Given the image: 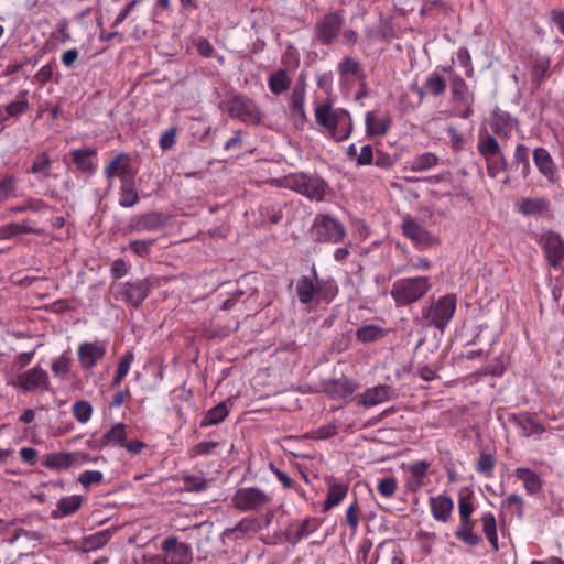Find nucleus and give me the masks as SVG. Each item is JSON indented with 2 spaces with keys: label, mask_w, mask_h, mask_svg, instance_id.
Returning <instances> with one entry per match:
<instances>
[{
  "label": "nucleus",
  "mask_w": 564,
  "mask_h": 564,
  "mask_svg": "<svg viewBox=\"0 0 564 564\" xmlns=\"http://www.w3.org/2000/svg\"><path fill=\"white\" fill-rule=\"evenodd\" d=\"M18 177L13 174H4L0 177V205L17 197Z\"/></svg>",
  "instance_id": "47"
},
{
  "label": "nucleus",
  "mask_w": 564,
  "mask_h": 564,
  "mask_svg": "<svg viewBox=\"0 0 564 564\" xmlns=\"http://www.w3.org/2000/svg\"><path fill=\"white\" fill-rule=\"evenodd\" d=\"M107 346L102 341L95 340L82 343L77 348V357L80 367L84 370H91L105 358Z\"/></svg>",
  "instance_id": "18"
},
{
  "label": "nucleus",
  "mask_w": 564,
  "mask_h": 564,
  "mask_svg": "<svg viewBox=\"0 0 564 564\" xmlns=\"http://www.w3.org/2000/svg\"><path fill=\"white\" fill-rule=\"evenodd\" d=\"M509 420L521 429L522 434L525 437L534 434H542L545 431L544 426L530 413L511 414Z\"/></svg>",
  "instance_id": "30"
},
{
  "label": "nucleus",
  "mask_w": 564,
  "mask_h": 564,
  "mask_svg": "<svg viewBox=\"0 0 564 564\" xmlns=\"http://www.w3.org/2000/svg\"><path fill=\"white\" fill-rule=\"evenodd\" d=\"M316 291H317V304L321 302L330 303L337 295L338 288L334 281L319 279L316 270H313Z\"/></svg>",
  "instance_id": "40"
},
{
  "label": "nucleus",
  "mask_w": 564,
  "mask_h": 564,
  "mask_svg": "<svg viewBox=\"0 0 564 564\" xmlns=\"http://www.w3.org/2000/svg\"><path fill=\"white\" fill-rule=\"evenodd\" d=\"M393 398V390L390 386L379 384L365 390L357 395V401L365 408L376 406Z\"/></svg>",
  "instance_id": "22"
},
{
  "label": "nucleus",
  "mask_w": 564,
  "mask_h": 564,
  "mask_svg": "<svg viewBox=\"0 0 564 564\" xmlns=\"http://www.w3.org/2000/svg\"><path fill=\"white\" fill-rule=\"evenodd\" d=\"M48 208V205L41 198H28L23 203L10 208L11 214L24 213L32 210L35 213L43 212Z\"/></svg>",
  "instance_id": "55"
},
{
  "label": "nucleus",
  "mask_w": 564,
  "mask_h": 564,
  "mask_svg": "<svg viewBox=\"0 0 564 564\" xmlns=\"http://www.w3.org/2000/svg\"><path fill=\"white\" fill-rule=\"evenodd\" d=\"M115 530L105 529L87 535L83 540L85 551H95L104 547L112 538Z\"/></svg>",
  "instance_id": "46"
},
{
  "label": "nucleus",
  "mask_w": 564,
  "mask_h": 564,
  "mask_svg": "<svg viewBox=\"0 0 564 564\" xmlns=\"http://www.w3.org/2000/svg\"><path fill=\"white\" fill-rule=\"evenodd\" d=\"M336 69L343 84H352L360 80L362 86H365L366 73L358 59L351 56H344L337 64Z\"/></svg>",
  "instance_id": "20"
},
{
  "label": "nucleus",
  "mask_w": 564,
  "mask_h": 564,
  "mask_svg": "<svg viewBox=\"0 0 564 564\" xmlns=\"http://www.w3.org/2000/svg\"><path fill=\"white\" fill-rule=\"evenodd\" d=\"M75 462L70 453L53 452L45 454L42 458V465L52 470H62L70 467Z\"/></svg>",
  "instance_id": "35"
},
{
  "label": "nucleus",
  "mask_w": 564,
  "mask_h": 564,
  "mask_svg": "<svg viewBox=\"0 0 564 564\" xmlns=\"http://www.w3.org/2000/svg\"><path fill=\"white\" fill-rule=\"evenodd\" d=\"M182 481L184 489L191 492H200L206 490L208 482L205 477L198 475H183Z\"/></svg>",
  "instance_id": "58"
},
{
  "label": "nucleus",
  "mask_w": 564,
  "mask_h": 564,
  "mask_svg": "<svg viewBox=\"0 0 564 564\" xmlns=\"http://www.w3.org/2000/svg\"><path fill=\"white\" fill-rule=\"evenodd\" d=\"M424 89L426 94L438 97L445 93L446 80L440 74L433 72L426 77Z\"/></svg>",
  "instance_id": "50"
},
{
  "label": "nucleus",
  "mask_w": 564,
  "mask_h": 564,
  "mask_svg": "<svg viewBox=\"0 0 564 564\" xmlns=\"http://www.w3.org/2000/svg\"><path fill=\"white\" fill-rule=\"evenodd\" d=\"M514 476L519 480L523 481L524 489L529 495L538 494L542 489V480L540 476L529 468H517L514 470Z\"/></svg>",
  "instance_id": "37"
},
{
  "label": "nucleus",
  "mask_w": 564,
  "mask_h": 564,
  "mask_svg": "<svg viewBox=\"0 0 564 564\" xmlns=\"http://www.w3.org/2000/svg\"><path fill=\"white\" fill-rule=\"evenodd\" d=\"M284 188L291 189L311 200L322 202L328 188L327 183L317 175L306 173H293L281 180Z\"/></svg>",
  "instance_id": "3"
},
{
  "label": "nucleus",
  "mask_w": 564,
  "mask_h": 564,
  "mask_svg": "<svg viewBox=\"0 0 564 564\" xmlns=\"http://www.w3.org/2000/svg\"><path fill=\"white\" fill-rule=\"evenodd\" d=\"M104 480V474L99 470H85L79 475L78 481L88 489L91 485H99Z\"/></svg>",
  "instance_id": "63"
},
{
  "label": "nucleus",
  "mask_w": 564,
  "mask_h": 564,
  "mask_svg": "<svg viewBox=\"0 0 564 564\" xmlns=\"http://www.w3.org/2000/svg\"><path fill=\"white\" fill-rule=\"evenodd\" d=\"M474 492L471 490H467L466 494L460 492L458 499V511L459 519H473L471 514L475 510L474 507Z\"/></svg>",
  "instance_id": "56"
},
{
  "label": "nucleus",
  "mask_w": 564,
  "mask_h": 564,
  "mask_svg": "<svg viewBox=\"0 0 564 564\" xmlns=\"http://www.w3.org/2000/svg\"><path fill=\"white\" fill-rule=\"evenodd\" d=\"M295 292L302 304L310 305L315 301V304L317 305L316 283L311 278L304 275L299 279Z\"/></svg>",
  "instance_id": "34"
},
{
  "label": "nucleus",
  "mask_w": 564,
  "mask_h": 564,
  "mask_svg": "<svg viewBox=\"0 0 564 564\" xmlns=\"http://www.w3.org/2000/svg\"><path fill=\"white\" fill-rule=\"evenodd\" d=\"M319 521L315 518H306L297 523H292L285 532V539L289 543L295 545L301 540L317 531Z\"/></svg>",
  "instance_id": "25"
},
{
  "label": "nucleus",
  "mask_w": 564,
  "mask_h": 564,
  "mask_svg": "<svg viewBox=\"0 0 564 564\" xmlns=\"http://www.w3.org/2000/svg\"><path fill=\"white\" fill-rule=\"evenodd\" d=\"M531 86L539 90L544 80L551 77V58L547 56H535L530 61Z\"/></svg>",
  "instance_id": "24"
},
{
  "label": "nucleus",
  "mask_w": 564,
  "mask_h": 564,
  "mask_svg": "<svg viewBox=\"0 0 564 564\" xmlns=\"http://www.w3.org/2000/svg\"><path fill=\"white\" fill-rule=\"evenodd\" d=\"M28 90H21L18 93L15 100L6 106V112L9 117L18 118L29 110L30 104L28 100Z\"/></svg>",
  "instance_id": "48"
},
{
  "label": "nucleus",
  "mask_w": 564,
  "mask_h": 564,
  "mask_svg": "<svg viewBox=\"0 0 564 564\" xmlns=\"http://www.w3.org/2000/svg\"><path fill=\"white\" fill-rule=\"evenodd\" d=\"M388 335V329L378 325L369 324L360 326L356 330V338L358 341L368 344L380 340Z\"/></svg>",
  "instance_id": "44"
},
{
  "label": "nucleus",
  "mask_w": 564,
  "mask_h": 564,
  "mask_svg": "<svg viewBox=\"0 0 564 564\" xmlns=\"http://www.w3.org/2000/svg\"><path fill=\"white\" fill-rule=\"evenodd\" d=\"M431 464L427 460H415L403 464L402 469L406 473L404 488L409 492H416L426 484L427 473Z\"/></svg>",
  "instance_id": "17"
},
{
  "label": "nucleus",
  "mask_w": 564,
  "mask_h": 564,
  "mask_svg": "<svg viewBox=\"0 0 564 564\" xmlns=\"http://www.w3.org/2000/svg\"><path fill=\"white\" fill-rule=\"evenodd\" d=\"M438 164V158L435 153L424 152L415 156L412 161V171L423 172L427 171Z\"/></svg>",
  "instance_id": "53"
},
{
  "label": "nucleus",
  "mask_w": 564,
  "mask_h": 564,
  "mask_svg": "<svg viewBox=\"0 0 564 564\" xmlns=\"http://www.w3.org/2000/svg\"><path fill=\"white\" fill-rule=\"evenodd\" d=\"M480 521L482 523V531L487 540L489 541L494 550L497 551L499 549V544L495 516L491 512H487L482 514Z\"/></svg>",
  "instance_id": "49"
},
{
  "label": "nucleus",
  "mask_w": 564,
  "mask_h": 564,
  "mask_svg": "<svg viewBox=\"0 0 564 564\" xmlns=\"http://www.w3.org/2000/svg\"><path fill=\"white\" fill-rule=\"evenodd\" d=\"M457 307L455 294H446L432 301L422 312L423 318L429 326L444 332L454 317Z\"/></svg>",
  "instance_id": "5"
},
{
  "label": "nucleus",
  "mask_w": 564,
  "mask_h": 564,
  "mask_svg": "<svg viewBox=\"0 0 564 564\" xmlns=\"http://www.w3.org/2000/svg\"><path fill=\"white\" fill-rule=\"evenodd\" d=\"M104 435L108 445H119L122 447L127 440L126 425L123 423H117Z\"/></svg>",
  "instance_id": "57"
},
{
  "label": "nucleus",
  "mask_w": 564,
  "mask_h": 564,
  "mask_svg": "<svg viewBox=\"0 0 564 564\" xmlns=\"http://www.w3.org/2000/svg\"><path fill=\"white\" fill-rule=\"evenodd\" d=\"M449 87L453 101L458 106V116L463 119H468L474 115V93L469 90L465 79L455 74L449 78Z\"/></svg>",
  "instance_id": "13"
},
{
  "label": "nucleus",
  "mask_w": 564,
  "mask_h": 564,
  "mask_svg": "<svg viewBox=\"0 0 564 564\" xmlns=\"http://www.w3.org/2000/svg\"><path fill=\"white\" fill-rule=\"evenodd\" d=\"M392 124L389 115L379 116L373 111L365 115L366 134L368 137H382L388 133Z\"/></svg>",
  "instance_id": "27"
},
{
  "label": "nucleus",
  "mask_w": 564,
  "mask_h": 564,
  "mask_svg": "<svg viewBox=\"0 0 564 564\" xmlns=\"http://www.w3.org/2000/svg\"><path fill=\"white\" fill-rule=\"evenodd\" d=\"M12 384L23 393L47 392L51 389L48 373L39 365L19 373Z\"/></svg>",
  "instance_id": "10"
},
{
  "label": "nucleus",
  "mask_w": 564,
  "mask_h": 564,
  "mask_svg": "<svg viewBox=\"0 0 564 564\" xmlns=\"http://www.w3.org/2000/svg\"><path fill=\"white\" fill-rule=\"evenodd\" d=\"M345 519L348 527L356 531L360 522V508L357 499L348 506Z\"/></svg>",
  "instance_id": "64"
},
{
  "label": "nucleus",
  "mask_w": 564,
  "mask_h": 564,
  "mask_svg": "<svg viewBox=\"0 0 564 564\" xmlns=\"http://www.w3.org/2000/svg\"><path fill=\"white\" fill-rule=\"evenodd\" d=\"M83 503V498L78 495L62 497L56 506V509L52 510V519H62L76 513Z\"/></svg>",
  "instance_id": "33"
},
{
  "label": "nucleus",
  "mask_w": 564,
  "mask_h": 564,
  "mask_svg": "<svg viewBox=\"0 0 564 564\" xmlns=\"http://www.w3.org/2000/svg\"><path fill=\"white\" fill-rule=\"evenodd\" d=\"M538 243L541 246L547 263L557 269L564 260V240L561 235L547 230L540 236Z\"/></svg>",
  "instance_id": "16"
},
{
  "label": "nucleus",
  "mask_w": 564,
  "mask_h": 564,
  "mask_svg": "<svg viewBox=\"0 0 564 564\" xmlns=\"http://www.w3.org/2000/svg\"><path fill=\"white\" fill-rule=\"evenodd\" d=\"M226 110L231 118L257 126L262 121L263 113L257 102L246 95H235L226 101Z\"/></svg>",
  "instance_id": "7"
},
{
  "label": "nucleus",
  "mask_w": 564,
  "mask_h": 564,
  "mask_svg": "<svg viewBox=\"0 0 564 564\" xmlns=\"http://www.w3.org/2000/svg\"><path fill=\"white\" fill-rule=\"evenodd\" d=\"M348 494V485L339 482H329L326 500L323 503V511L326 512L338 506Z\"/></svg>",
  "instance_id": "38"
},
{
  "label": "nucleus",
  "mask_w": 564,
  "mask_h": 564,
  "mask_svg": "<svg viewBox=\"0 0 564 564\" xmlns=\"http://www.w3.org/2000/svg\"><path fill=\"white\" fill-rule=\"evenodd\" d=\"M501 508L511 510L521 518L523 516L524 501L518 494H511L502 500Z\"/></svg>",
  "instance_id": "62"
},
{
  "label": "nucleus",
  "mask_w": 564,
  "mask_h": 564,
  "mask_svg": "<svg viewBox=\"0 0 564 564\" xmlns=\"http://www.w3.org/2000/svg\"><path fill=\"white\" fill-rule=\"evenodd\" d=\"M314 116L316 123L324 129L329 139L336 142L347 140L352 133L351 116L344 108H333L330 102L317 104Z\"/></svg>",
  "instance_id": "1"
},
{
  "label": "nucleus",
  "mask_w": 564,
  "mask_h": 564,
  "mask_svg": "<svg viewBox=\"0 0 564 564\" xmlns=\"http://www.w3.org/2000/svg\"><path fill=\"white\" fill-rule=\"evenodd\" d=\"M357 384L352 379L341 377L325 383L324 391L333 400L347 399L355 393Z\"/></svg>",
  "instance_id": "26"
},
{
  "label": "nucleus",
  "mask_w": 564,
  "mask_h": 564,
  "mask_svg": "<svg viewBox=\"0 0 564 564\" xmlns=\"http://www.w3.org/2000/svg\"><path fill=\"white\" fill-rule=\"evenodd\" d=\"M74 417L82 424L87 423L93 415V406L88 401H77L72 406Z\"/></svg>",
  "instance_id": "59"
},
{
  "label": "nucleus",
  "mask_w": 564,
  "mask_h": 564,
  "mask_svg": "<svg viewBox=\"0 0 564 564\" xmlns=\"http://www.w3.org/2000/svg\"><path fill=\"white\" fill-rule=\"evenodd\" d=\"M70 155L79 173L87 175H94L96 173L97 164L94 162V158L97 156V150L95 148L85 147L74 149Z\"/></svg>",
  "instance_id": "23"
},
{
  "label": "nucleus",
  "mask_w": 564,
  "mask_h": 564,
  "mask_svg": "<svg viewBox=\"0 0 564 564\" xmlns=\"http://www.w3.org/2000/svg\"><path fill=\"white\" fill-rule=\"evenodd\" d=\"M490 128L496 135L509 139L512 134V123L509 113L495 111L490 121Z\"/></svg>",
  "instance_id": "36"
},
{
  "label": "nucleus",
  "mask_w": 564,
  "mask_h": 564,
  "mask_svg": "<svg viewBox=\"0 0 564 564\" xmlns=\"http://www.w3.org/2000/svg\"><path fill=\"white\" fill-rule=\"evenodd\" d=\"M72 358L68 352H63L52 361V372L56 378L65 379L70 371Z\"/></svg>",
  "instance_id": "52"
},
{
  "label": "nucleus",
  "mask_w": 564,
  "mask_h": 564,
  "mask_svg": "<svg viewBox=\"0 0 564 564\" xmlns=\"http://www.w3.org/2000/svg\"><path fill=\"white\" fill-rule=\"evenodd\" d=\"M550 208V200L544 197H525L517 203V209L523 216H540Z\"/></svg>",
  "instance_id": "29"
},
{
  "label": "nucleus",
  "mask_w": 564,
  "mask_h": 564,
  "mask_svg": "<svg viewBox=\"0 0 564 564\" xmlns=\"http://www.w3.org/2000/svg\"><path fill=\"white\" fill-rule=\"evenodd\" d=\"M533 161L539 172L549 181H553L555 176L554 161L545 148L539 147L533 150Z\"/></svg>",
  "instance_id": "32"
},
{
  "label": "nucleus",
  "mask_w": 564,
  "mask_h": 564,
  "mask_svg": "<svg viewBox=\"0 0 564 564\" xmlns=\"http://www.w3.org/2000/svg\"><path fill=\"white\" fill-rule=\"evenodd\" d=\"M345 18L339 11H332L324 14L314 26V41L329 46L333 45L343 29Z\"/></svg>",
  "instance_id": "9"
},
{
  "label": "nucleus",
  "mask_w": 564,
  "mask_h": 564,
  "mask_svg": "<svg viewBox=\"0 0 564 564\" xmlns=\"http://www.w3.org/2000/svg\"><path fill=\"white\" fill-rule=\"evenodd\" d=\"M401 230L403 236L411 240L419 249L440 245V239L432 235L424 226L419 224L410 215H405L402 218Z\"/></svg>",
  "instance_id": "14"
},
{
  "label": "nucleus",
  "mask_w": 564,
  "mask_h": 564,
  "mask_svg": "<svg viewBox=\"0 0 564 564\" xmlns=\"http://www.w3.org/2000/svg\"><path fill=\"white\" fill-rule=\"evenodd\" d=\"M496 465V458L494 454L481 451L476 463V470L486 476L491 477Z\"/></svg>",
  "instance_id": "54"
},
{
  "label": "nucleus",
  "mask_w": 564,
  "mask_h": 564,
  "mask_svg": "<svg viewBox=\"0 0 564 564\" xmlns=\"http://www.w3.org/2000/svg\"><path fill=\"white\" fill-rule=\"evenodd\" d=\"M134 360V355L131 351H127L120 357L116 375L111 381V387H118L128 375L131 364Z\"/></svg>",
  "instance_id": "51"
},
{
  "label": "nucleus",
  "mask_w": 564,
  "mask_h": 564,
  "mask_svg": "<svg viewBox=\"0 0 564 564\" xmlns=\"http://www.w3.org/2000/svg\"><path fill=\"white\" fill-rule=\"evenodd\" d=\"M134 180L131 178L120 183L119 205L123 208L133 207L140 200Z\"/></svg>",
  "instance_id": "39"
},
{
  "label": "nucleus",
  "mask_w": 564,
  "mask_h": 564,
  "mask_svg": "<svg viewBox=\"0 0 564 564\" xmlns=\"http://www.w3.org/2000/svg\"><path fill=\"white\" fill-rule=\"evenodd\" d=\"M291 86V78L284 68H279L268 77V87L273 95L285 93Z\"/></svg>",
  "instance_id": "42"
},
{
  "label": "nucleus",
  "mask_w": 564,
  "mask_h": 564,
  "mask_svg": "<svg viewBox=\"0 0 564 564\" xmlns=\"http://www.w3.org/2000/svg\"><path fill=\"white\" fill-rule=\"evenodd\" d=\"M152 283L149 278L111 283L110 292L116 301L124 302L127 305L138 308L149 296Z\"/></svg>",
  "instance_id": "6"
},
{
  "label": "nucleus",
  "mask_w": 564,
  "mask_h": 564,
  "mask_svg": "<svg viewBox=\"0 0 564 564\" xmlns=\"http://www.w3.org/2000/svg\"><path fill=\"white\" fill-rule=\"evenodd\" d=\"M228 414H229V409L227 406V402L223 401V402L218 403L217 405H215L214 408L209 409L205 413L203 420L199 423V426L204 429V427H208L212 425H217V424L224 422L225 419L228 416Z\"/></svg>",
  "instance_id": "43"
},
{
  "label": "nucleus",
  "mask_w": 564,
  "mask_h": 564,
  "mask_svg": "<svg viewBox=\"0 0 564 564\" xmlns=\"http://www.w3.org/2000/svg\"><path fill=\"white\" fill-rule=\"evenodd\" d=\"M511 167L520 169L523 178H527L531 172L530 166V151L529 148L522 143L516 145L513 153V162Z\"/></svg>",
  "instance_id": "45"
},
{
  "label": "nucleus",
  "mask_w": 564,
  "mask_h": 564,
  "mask_svg": "<svg viewBox=\"0 0 564 564\" xmlns=\"http://www.w3.org/2000/svg\"><path fill=\"white\" fill-rule=\"evenodd\" d=\"M305 97L306 83L305 79L301 76L292 88L288 104L291 113L301 122L306 120Z\"/></svg>",
  "instance_id": "21"
},
{
  "label": "nucleus",
  "mask_w": 564,
  "mask_h": 564,
  "mask_svg": "<svg viewBox=\"0 0 564 564\" xmlns=\"http://www.w3.org/2000/svg\"><path fill=\"white\" fill-rule=\"evenodd\" d=\"M271 501L270 496L257 487H245L236 490L232 496V506L242 512L257 511Z\"/></svg>",
  "instance_id": "11"
},
{
  "label": "nucleus",
  "mask_w": 564,
  "mask_h": 564,
  "mask_svg": "<svg viewBox=\"0 0 564 564\" xmlns=\"http://www.w3.org/2000/svg\"><path fill=\"white\" fill-rule=\"evenodd\" d=\"M154 243L155 239H137L130 241L128 249L139 257H147Z\"/></svg>",
  "instance_id": "61"
},
{
  "label": "nucleus",
  "mask_w": 564,
  "mask_h": 564,
  "mask_svg": "<svg viewBox=\"0 0 564 564\" xmlns=\"http://www.w3.org/2000/svg\"><path fill=\"white\" fill-rule=\"evenodd\" d=\"M398 482L395 477L389 476L378 480L377 490L384 498H391L397 491Z\"/></svg>",
  "instance_id": "60"
},
{
  "label": "nucleus",
  "mask_w": 564,
  "mask_h": 564,
  "mask_svg": "<svg viewBox=\"0 0 564 564\" xmlns=\"http://www.w3.org/2000/svg\"><path fill=\"white\" fill-rule=\"evenodd\" d=\"M163 564H191L193 551L191 545L181 542L176 536L170 535L161 543Z\"/></svg>",
  "instance_id": "15"
},
{
  "label": "nucleus",
  "mask_w": 564,
  "mask_h": 564,
  "mask_svg": "<svg viewBox=\"0 0 564 564\" xmlns=\"http://www.w3.org/2000/svg\"><path fill=\"white\" fill-rule=\"evenodd\" d=\"M166 216L160 212H149L130 219L129 232L141 234L162 229L166 225Z\"/></svg>",
  "instance_id": "19"
},
{
  "label": "nucleus",
  "mask_w": 564,
  "mask_h": 564,
  "mask_svg": "<svg viewBox=\"0 0 564 564\" xmlns=\"http://www.w3.org/2000/svg\"><path fill=\"white\" fill-rule=\"evenodd\" d=\"M102 173L108 181L110 188L112 182L118 177L121 182L135 178L138 170L131 164V155L127 152H120L113 155L104 166Z\"/></svg>",
  "instance_id": "12"
},
{
  "label": "nucleus",
  "mask_w": 564,
  "mask_h": 564,
  "mask_svg": "<svg viewBox=\"0 0 564 564\" xmlns=\"http://www.w3.org/2000/svg\"><path fill=\"white\" fill-rule=\"evenodd\" d=\"M477 151L486 162L487 174L490 178H496L500 173L511 169L497 138L489 132H479Z\"/></svg>",
  "instance_id": "2"
},
{
  "label": "nucleus",
  "mask_w": 564,
  "mask_h": 564,
  "mask_svg": "<svg viewBox=\"0 0 564 564\" xmlns=\"http://www.w3.org/2000/svg\"><path fill=\"white\" fill-rule=\"evenodd\" d=\"M52 170L53 161L46 152H41L35 155L32 165L26 173L33 174L40 182H44L54 176Z\"/></svg>",
  "instance_id": "31"
},
{
  "label": "nucleus",
  "mask_w": 564,
  "mask_h": 564,
  "mask_svg": "<svg viewBox=\"0 0 564 564\" xmlns=\"http://www.w3.org/2000/svg\"><path fill=\"white\" fill-rule=\"evenodd\" d=\"M431 513L436 521L447 522L454 509V500L445 495L430 498Z\"/></svg>",
  "instance_id": "28"
},
{
  "label": "nucleus",
  "mask_w": 564,
  "mask_h": 564,
  "mask_svg": "<svg viewBox=\"0 0 564 564\" xmlns=\"http://www.w3.org/2000/svg\"><path fill=\"white\" fill-rule=\"evenodd\" d=\"M431 289L427 276H415L397 280L390 294L398 305H410L421 300Z\"/></svg>",
  "instance_id": "4"
},
{
  "label": "nucleus",
  "mask_w": 564,
  "mask_h": 564,
  "mask_svg": "<svg viewBox=\"0 0 564 564\" xmlns=\"http://www.w3.org/2000/svg\"><path fill=\"white\" fill-rule=\"evenodd\" d=\"M312 230L318 242L339 243L346 237L345 226L337 218L327 214L316 215Z\"/></svg>",
  "instance_id": "8"
},
{
  "label": "nucleus",
  "mask_w": 564,
  "mask_h": 564,
  "mask_svg": "<svg viewBox=\"0 0 564 564\" xmlns=\"http://www.w3.org/2000/svg\"><path fill=\"white\" fill-rule=\"evenodd\" d=\"M474 519H460L459 528L455 532V536L464 543L476 546L481 542V538L474 533Z\"/></svg>",
  "instance_id": "41"
}]
</instances>
